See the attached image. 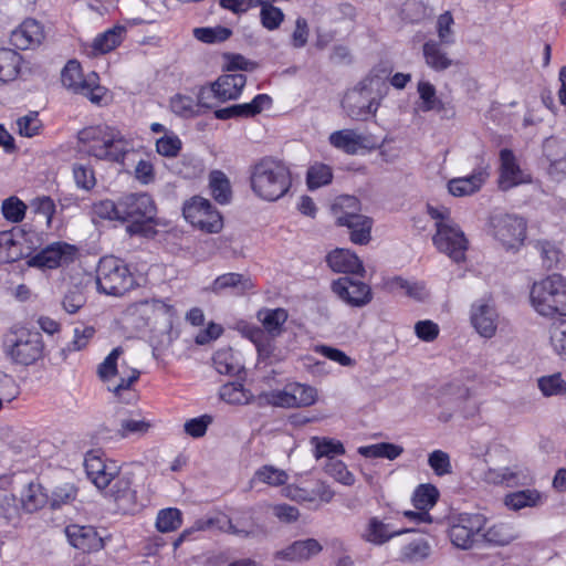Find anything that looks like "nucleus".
<instances>
[{"mask_svg": "<svg viewBox=\"0 0 566 566\" xmlns=\"http://www.w3.org/2000/svg\"><path fill=\"white\" fill-rule=\"evenodd\" d=\"M77 150L97 160L122 164L133 150V144L118 128L103 124L77 133Z\"/></svg>", "mask_w": 566, "mask_h": 566, "instance_id": "obj_1", "label": "nucleus"}, {"mask_svg": "<svg viewBox=\"0 0 566 566\" xmlns=\"http://www.w3.org/2000/svg\"><path fill=\"white\" fill-rule=\"evenodd\" d=\"M250 185L253 193L265 201L284 197L291 186L290 169L282 161L263 158L251 168Z\"/></svg>", "mask_w": 566, "mask_h": 566, "instance_id": "obj_2", "label": "nucleus"}, {"mask_svg": "<svg viewBox=\"0 0 566 566\" xmlns=\"http://www.w3.org/2000/svg\"><path fill=\"white\" fill-rule=\"evenodd\" d=\"M530 304L542 317H566V276L552 273L534 281L530 287Z\"/></svg>", "mask_w": 566, "mask_h": 566, "instance_id": "obj_3", "label": "nucleus"}, {"mask_svg": "<svg viewBox=\"0 0 566 566\" xmlns=\"http://www.w3.org/2000/svg\"><path fill=\"white\" fill-rule=\"evenodd\" d=\"M427 210L434 220L436 233L432 238L434 247L454 262L463 261L469 240L461 227L452 219L450 209L428 206Z\"/></svg>", "mask_w": 566, "mask_h": 566, "instance_id": "obj_4", "label": "nucleus"}, {"mask_svg": "<svg viewBox=\"0 0 566 566\" xmlns=\"http://www.w3.org/2000/svg\"><path fill=\"white\" fill-rule=\"evenodd\" d=\"M122 354L120 347L114 348L98 365L97 375L119 401L132 403L137 400L134 384L138 380L140 371L124 365L119 366L118 359Z\"/></svg>", "mask_w": 566, "mask_h": 566, "instance_id": "obj_5", "label": "nucleus"}, {"mask_svg": "<svg viewBox=\"0 0 566 566\" xmlns=\"http://www.w3.org/2000/svg\"><path fill=\"white\" fill-rule=\"evenodd\" d=\"M378 84V80L366 78L345 93L342 107L350 119L367 120L376 116L385 95L380 90L375 93V86Z\"/></svg>", "mask_w": 566, "mask_h": 566, "instance_id": "obj_6", "label": "nucleus"}, {"mask_svg": "<svg viewBox=\"0 0 566 566\" xmlns=\"http://www.w3.org/2000/svg\"><path fill=\"white\" fill-rule=\"evenodd\" d=\"M44 344L39 333L13 326L4 336L3 352L14 364L29 366L43 355Z\"/></svg>", "mask_w": 566, "mask_h": 566, "instance_id": "obj_7", "label": "nucleus"}, {"mask_svg": "<svg viewBox=\"0 0 566 566\" xmlns=\"http://www.w3.org/2000/svg\"><path fill=\"white\" fill-rule=\"evenodd\" d=\"M96 284L101 292L117 296L133 286V277L122 260L104 256L97 268Z\"/></svg>", "mask_w": 566, "mask_h": 566, "instance_id": "obj_8", "label": "nucleus"}, {"mask_svg": "<svg viewBox=\"0 0 566 566\" xmlns=\"http://www.w3.org/2000/svg\"><path fill=\"white\" fill-rule=\"evenodd\" d=\"M97 73L91 72L86 76L82 73L81 64L71 60L62 71V83L69 90L86 96L94 104H102L107 95V90L99 85Z\"/></svg>", "mask_w": 566, "mask_h": 566, "instance_id": "obj_9", "label": "nucleus"}, {"mask_svg": "<svg viewBox=\"0 0 566 566\" xmlns=\"http://www.w3.org/2000/svg\"><path fill=\"white\" fill-rule=\"evenodd\" d=\"M122 222L132 220L129 234H145L146 222L154 219L155 203L147 193H129L120 198Z\"/></svg>", "mask_w": 566, "mask_h": 566, "instance_id": "obj_10", "label": "nucleus"}, {"mask_svg": "<svg viewBox=\"0 0 566 566\" xmlns=\"http://www.w3.org/2000/svg\"><path fill=\"white\" fill-rule=\"evenodd\" d=\"M489 224L492 237L506 250L520 249L526 239V221L522 217L497 213Z\"/></svg>", "mask_w": 566, "mask_h": 566, "instance_id": "obj_11", "label": "nucleus"}, {"mask_svg": "<svg viewBox=\"0 0 566 566\" xmlns=\"http://www.w3.org/2000/svg\"><path fill=\"white\" fill-rule=\"evenodd\" d=\"M486 524V517L478 513H459L449 520V538L453 546L470 549Z\"/></svg>", "mask_w": 566, "mask_h": 566, "instance_id": "obj_12", "label": "nucleus"}, {"mask_svg": "<svg viewBox=\"0 0 566 566\" xmlns=\"http://www.w3.org/2000/svg\"><path fill=\"white\" fill-rule=\"evenodd\" d=\"M282 495L298 504H308L318 509L328 504L335 496L334 490L323 480H313L302 484H287L282 491Z\"/></svg>", "mask_w": 566, "mask_h": 566, "instance_id": "obj_13", "label": "nucleus"}, {"mask_svg": "<svg viewBox=\"0 0 566 566\" xmlns=\"http://www.w3.org/2000/svg\"><path fill=\"white\" fill-rule=\"evenodd\" d=\"M469 317L471 326L481 337L490 339L496 335L501 317L492 296L475 300L470 306Z\"/></svg>", "mask_w": 566, "mask_h": 566, "instance_id": "obj_14", "label": "nucleus"}, {"mask_svg": "<svg viewBox=\"0 0 566 566\" xmlns=\"http://www.w3.org/2000/svg\"><path fill=\"white\" fill-rule=\"evenodd\" d=\"M182 211L185 219L201 231L217 233L222 229L223 222L220 213L205 198H192L185 203Z\"/></svg>", "mask_w": 566, "mask_h": 566, "instance_id": "obj_15", "label": "nucleus"}, {"mask_svg": "<svg viewBox=\"0 0 566 566\" xmlns=\"http://www.w3.org/2000/svg\"><path fill=\"white\" fill-rule=\"evenodd\" d=\"M77 256V249L65 242H54L30 256L27 264L40 270H52L72 263Z\"/></svg>", "mask_w": 566, "mask_h": 566, "instance_id": "obj_16", "label": "nucleus"}, {"mask_svg": "<svg viewBox=\"0 0 566 566\" xmlns=\"http://www.w3.org/2000/svg\"><path fill=\"white\" fill-rule=\"evenodd\" d=\"M84 468L87 478L98 490H106L119 474L117 462L105 459L98 450L86 452Z\"/></svg>", "mask_w": 566, "mask_h": 566, "instance_id": "obj_17", "label": "nucleus"}, {"mask_svg": "<svg viewBox=\"0 0 566 566\" xmlns=\"http://www.w3.org/2000/svg\"><path fill=\"white\" fill-rule=\"evenodd\" d=\"M490 177V166L481 163L470 175L455 177L447 182L448 193L455 198L470 197L479 192Z\"/></svg>", "mask_w": 566, "mask_h": 566, "instance_id": "obj_18", "label": "nucleus"}, {"mask_svg": "<svg viewBox=\"0 0 566 566\" xmlns=\"http://www.w3.org/2000/svg\"><path fill=\"white\" fill-rule=\"evenodd\" d=\"M333 292L346 304L361 307L371 301V289L364 282L344 276L334 281Z\"/></svg>", "mask_w": 566, "mask_h": 566, "instance_id": "obj_19", "label": "nucleus"}, {"mask_svg": "<svg viewBox=\"0 0 566 566\" xmlns=\"http://www.w3.org/2000/svg\"><path fill=\"white\" fill-rule=\"evenodd\" d=\"M500 161L499 186L502 190L531 182V176L520 167L516 157L510 149L501 150Z\"/></svg>", "mask_w": 566, "mask_h": 566, "instance_id": "obj_20", "label": "nucleus"}, {"mask_svg": "<svg viewBox=\"0 0 566 566\" xmlns=\"http://www.w3.org/2000/svg\"><path fill=\"white\" fill-rule=\"evenodd\" d=\"M45 39L44 27L35 19L29 18L21 22L10 35V42L19 50L39 46Z\"/></svg>", "mask_w": 566, "mask_h": 566, "instance_id": "obj_21", "label": "nucleus"}, {"mask_svg": "<svg viewBox=\"0 0 566 566\" xmlns=\"http://www.w3.org/2000/svg\"><path fill=\"white\" fill-rule=\"evenodd\" d=\"M69 543L85 553L103 548V538L93 526L72 524L65 528Z\"/></svg>", "mask_w": 566, "mask_h": 566, "instance_id": "obj_22", "label": "nucleus"}, {"mask_svg": "<svg viewBox=\"0 0 566 566\" xmlns=\"http://www.w3.org/2000/svg\"><path fill=\"white\" fill-rule=\"evenodd\" d=\"M360 202L354 196H339L332 205V214L337 226H347L352 220L360 221V226H367L366 216L360 213Z\"/></svg>", "mask_w": 566, "mask_h": 566, "instance_id": "obj_23", "label": "nucleus"}, {"mask_svg": "<svg viewBox=\"0 0 566 566\" xmlns=\"http://www.w3.org/2000/svg\"><path fill=\"white\" fill-rule=\"evenodd\" d=\"M328 142L334 148L347 155H356L361 150L373 148L368 137L354 129L333 132L328 137Z\"/></svg>", "mask_w": 566, "mask_h": 566, "instance_id": "obj_24", "label": "nucleus"}, {"mask_svg": "<svg viewBox=\"0 0 566 566\" xmlns=\"http://www.w3.org/2000/svg\"><path fill=\"white\" fill-rule=\"evenodd\" d=\"M323 547L315 538L293 542L291 545L275 553V558L286 562H305L318 555Z\"/></svg>", "mask_w": 566, "mask_h": 566, "instance_id": "obj_25", "label": "nucleus"}, {"mask_svg": "<svg viewBox=\"0 0 566 566\" xmlns=\"http://www.w3.org/2000/svg\"><path fill=\"white\" fill-rule=\"evenodd\" d=\"M247 84L245 75L241 73L222 74L212 82L218 103H226L240 97Z\"/></svg>", "mask_w": 566, "mask_h": 566, "instance_id": "obj_26", "label": "nucleus"}, {"mask_svg": "<svg viewBox=\"0 0 566 566\" xmlns=\"http://www.w3.org/2000/svg\"><path fill=\"white\" fill-rule=\"evenodd\" d=\"M136 312L147 323L163 322L170 325L175 315L174 307L161 300H145L136 304Z\"/></svg>", "mask_w": 566, "mask_h": 566, "instance_id": "obj_27", "label": "nucleus"}, {"mask_svg": "<svg viewBox=\"0 0 566 566\" xmlns=\"http://www.w3.org/2000/svg\"><path fill=\"white\" fill-rule=\"evenodd\" d=\"M329 268L339 273L364 275L365 270L359 258L348 249H335L327 255Z\"/></svg>", "mask_w": 566, "mask_h": 566, "instance_id": "obj_28", "label": "nucleus"}, {"mask_svg": "<svg viewBox=\"0 0 566 566\" xmlns=\"http://www.w3.org/2000/svg\"><path fill=\"white\" fill-rule=\"evenodd\" d=\"M253 287L250 277L240 273H226L219 275L208 287L209 291L216 294H221L231 291L234 294H243Z\"/></svg>", "mask_w": 566, "mask_h": 566, "instance_id": "obj_29", "label": "nucleus"}, {"mask_svg": "<svg viewBox=\"0 0 566 566\" xmlns=\"http://www.w3.org/2000/svg\"><path fill=\"white\" fill-rule=\"evenodd\" d=\"M413 530L403 528V530H395L389 524L384 523L377 517H371L363 532V538L366 542L373 543L375 545H381L392 537L402 535L408 532H412Z\"/></svg>", "mask_w": 566, "mask_h": 566, "instance_id": "obj_30", "label": "nucleus"}, {"mask_svg": "<svg viewBox=\"0 0 566 566\" xmlns=\"http://www.w3.org/2000/svg\"><path fill=\"white\" fill-rule=\"evenodd\" d=\"M545 496L536 489L515 491L504 496L503 503L510 511L537 507L544 503Z\"/></svg>", "mask_w": 566, "mask_h": 566, "instance_id": "obj_31", "label": "nucleus"}, {"mask_svg": "<svg viewBox=\"0 0 566 566\" xmlns=\"http://www.w3.org/2000/svg\"><path fill=\"white\" fill-rule=\"evenodd\" d=\"M441 43L436 40L424 42L422 46V55L428 67L436 72H442L453 65V60L448 52L442 49Z\"/></svg>", "mask_w": 566, "mask_h": 566, "instance_id": "obj_32", "label": "nucleus"}, {"mask_svg": "<svg viewBox=\"0 0 566 566\" xmlns=\"http://www.w3.org/2000/svg\"><path fill=\"white\" fill-rule=\"evenodd\" d=\"M386 286L390 292L402 293L416 301H423L429 296V291L421 281L395 276L386 282Z\"/></svg>", "mask_w": 566, "mask_h": 566, "instance_id": "obj_33", "label": "nucleus"}, {"mask_svg": "<svg viewBox=\"0 0 566 566\" xmlns=\"http://www.w3.org/2000/svg\"><path fill=\"white\" fill-rule=\"evenodd\" d=\"M125 34L126 28L122 25H115L98 34L92 42V54L98 55L113 51L123 42Z\"/></svg>", "mask_w": 566, "mask_h": 566, "instance_id": "obj_34", "label": "nucleus"}, {"mask_svg": "<svg viewBox=\"0 0 566 566\" xmlns=\"http://www.w3.org/2000/svg\"><path fill=\"white\" fill-rule=\"evenodd\" d=\"M168 107L174 115L180 118L190 119L200 116L195 95L187 92H178L171 95L168 101Z\"/></svg>", "mask_w": 566, "mask_h": 566, "instance_id": "obj_35", "label": "nucleus"}, {"mask_svg": "<svg viewBox=\"0 0 566 566\" xmlns=\"http://www.w3.org/2000/svg\"><path fill=\"white\" fill-rule=\"evenodd\" d=\"M310 443L313 448V457L316 460L322 458L334 461L336 457L345 453V447L340 440L328 437H312Z\"/></svg>", "mask_w": 566, "mask_h": 566, "instance_id": "obj_36", "label": "nucleus"}, {"mask_svg": "<svg viewBox=\"0 0 566 566\" xmlns=\"http://www.w3.org/2000/svg\"><path fill=\"white\" fill-rule=\"evenodd\" d=\"M23 57L15 50L0 48V82L15 80L20 74Z\"/></svg>", "mask_w": 566, "mask_h": 566, "instance_id": "obj_37", "label": "nucleus"}, {"mask_svg": "<svg viewBox=\"0 0 566 566\" xmlns=\"http://www.w3.org/2000/svg\"><path fill=\"white\" fill-rule=\"evenodd\" d=\"M49 501L43 486L39 483H29L20 494V502L23 511L28 513L36 512L43 509Z\"/></svg>", "mask_w": 566, "mask_h": 566, "instance_id": "obj_38", "label": "nucleus"}, {"mask_svg": "<svg viewBox=\"0 0 566 566\" xmlns=\"http://www.w3.org/2000/svg\"><path fill=\"white\" fill-rule=\"evenodd\" d=\"M287 480L289 474L286 471L274 465L265 464L254 472L250 483L252 488L258 484H266L272 488H277L285 485Z\"/></svg>", "mask_w": 566, "mask_h": 566, "instance_id": "obj_39", "label": "nucleus"}, {"mask_svg": "<svg viewBox=\"0 0 566 566\" xmlns=\"http://www.w3.org/2000/svg\"><path fill=\"white\" fill-rule=\"evenodd\" d=\"M357 452L367 459H387L392 461L403 453V448L396 443L380 442L361 446L357 449Z\"/></svg>", "mask_w": 566, "mask_h": 566, "instance_id": "obj_40", "label": "nucleus"}, {"mask_svg": "<svg viewBox=\"0 0 566 566\" xmlns=\"http://www.w3.org/2000/svg\"><path fill=\"white\" fill-rule=\"evenodd\" d=\"M259 322L264 329L272 336L280 335L287 319V312L283 308H263L256 314Z\"/></svg>", "mask_w": 566, "mask_h": 566, "instance_id": "obj_41", "label": "nucleus"}, {"mask_svg": "<svg viewBox=\"0 0 566 566\" xmlns=\"http://www.w3.org/2000/svg\"><path fill=\"white\" fill-rule=\"evenodd\" d=\"M113 481L114 483L108 486L106 495L124 507L134 504L136 492L132 489L130 479L117 475Z\"/></svg>", "mask_w": 566, "mask_h": 566, "instance_id": "obj_42", "label": "nucleus"}, {"mask_svg": "<svg viewBox=\"0 0 566 566\" xmlns=\"http://www.w3.org/2000/svg\"><path fill=\"white\" fill-rule=\"evenodd\" d=\"M219 397L222 401L237 406L248 405L253 400L252 392L239 381H232L221 386Z\"/></svg>", "mask_w": 566, "mask_h": 566, "instance_id": "obj_43", "label": "nucleus"}, {"mask_svg": "<svg viewBox=\"0 0 566 566\" xmlns=\"http://www.w3.org/2000/svg\"><path fill=\"white\" fill-rule=\"evenodd\" d=\"M417 93L419 95L418 111L428 113L442 108V102L437 95L433 84L427 80H420L417 84Z\"/></svg>", "mask_w": 566, "mask_h": 566, "instance_id": "obj_44", "label": "nucleus"}, {"mask_svg": "<svg viewBox=\"0 0 566 566\" xmlns=\"http://www.w3.org/2000/svg\"><path fill=\"white\" fill-rule=\"evenodd\" d=\"M484 541L491 545L504 546L517 538L512 525L507 523H495L488 527L482 534Z\"/></svg>", "mask_w": 566, "mask_h": 566, "instance_id": "obj_45", "label": "nucleus"}, {"mask_svg": "<svg viewBox=\"0 0 566 566\" xmlns=\"http://www.w3.org/2000/svg\"><path fill=\"white\" fill-rule=\"evenodd\" d=\"M440 493L430 483L420 484L412 494L411 501L416 510L428 512L437 504Z\"/></svg>", "mask_w": 566, "mask_h": 566, "instance_id": "obj_46", "label": "nucleus"}, {"mask_svg": "<svg viewBox=\"0 0 566 566\" xmlns=\"http://www.w3.org/2000/svg\"><path fill=\"white\" fill-rule=\"evenodd\" d=\"M238 329L241 334L249 338L256 347L258 353L263 357H269L272 353V346L270 340L265 337L264 332L247 322H239Z\"/></svg>", "mask_w": 566, "mask_h": 566, "instance_id": "obj_47", "label": "nucleus"}, {"mask_svg": "<svg viewBox=\"0 0 566 566\" xmlns=\"http://www.w3.org/2000/svg\"><path fill=\"white\" fill-rule=\"evenodd\" d=\"M209 186L216 201L221 205L228 203L232 197L229 178L220 170H213L209 175Z\"/></svg>", "mask_w": 566, "mask_h": 566, "instance_id": "obj_48", "label": "nucleus"}, {"mask_svg": "<svg viewBox=\"0 0 566 566\" xmlns=\"http://www.w3.org/2000/svg\"><path fill=\"white\" fill-rule=\"evenodd\" d=\"M333 180L332 167L323 164L315 163L311 165L306 174V185L310 190H315L321 187L327 186Z\"/></svg>", "mask_w": 566, "mask_h": 566, "instance_id": "obj_49", "label": "nucleus"}, {"mask_svg": "<svg viewBox=\"0 0 566 566\" xmlns=\"http://www.w3.org/2000/svg\"><path fill=\"white\" fill-rule=\"evenodd\" d=\"M192 35L196 40L206 44H217L227 41L231 35L232 31L222 25L216 27H201L192 30Z\"/></svg>", "mask_w": 566, "mask_h": 566, "instance_id": "obj_50", "label": "nucleus"}, {"mask_svg": "<svg viewBox=\"0 0 566 566\" xmlns=\"http://www.w3.org/2000/svg\"><path fill=\"white\" fill-rule=\"evenodd\" d=\"M151 427L150 421L143 417H129L120 421L117 434L123 439L143 437Z\"/></svg>", "mask_w": 566, "mask_h": 566, "instance_id": "obj_51", "label": "nucleus"}, {"mask_svg": "<svg viewBox=\"0 0 566 566\" xmlns=\"http://www.w3.org/2000/svg\"><path fill=\"white\" fill-rule=\"evenodd\" d=\"M537 387L544 397L563 396L566 394V381L560 373L542 376Z\"/></svg>", "mask_w": 566, "mask_h": 566, "instance_id": "obj_52", "label": "nucleus"}, {"mask_svg": "<svg viewBox=\"0 0 566 566\" xmlns=\"http://www.w3.org/2000/svg\"><path fill=\"white\" fill-rule=\"evenodd\" d=\"M155 149L161 157L176 158L182 149V142L175 132L168 133L155 139Z\"/></svg>", "mask_w": 566, "mask_h": 566, "instance_id": "obj_53", "label": "nucleus"}, {"mask_svg": "<svg viewBox=\"0 0 566 566\" xmlns=\"http://www.w3.org/2000/svg\"><path fill=\"white\" fill-rule=\"evenodd\" d=\"M431 545L424 538H416L406 544L401 549L402 557L410 563H419L431 555Z\"/></svg>", "mask_w": 566, "mask_h": 566, "instance_id": "obj_54", "label": "nucleus"}, {"mask_svg": "<svg viewBox=\"0 0 566 566\" xmlns=\"http://www.w3.org/2000/svg\"><path fill=\"white\" fill-rule=\"evenodd\" d=\"M272 99L266 94H258L251 102L233 105L237 117H253L270 108Z\"/></svg>", "mask_w": 566, "mask_h": 566, "instance_id": "obj_55", "label": "nucleus"}, {"mask_svg": "<svg viewBox=\"0 0 566 566\" xmlns=\"http://www.w3.org/2000/svg\"><path fill=\"white\" fill-rule=\"evenodd\" d=\"M293 408L308 407L318 399L317 389L313 386L293 382L291 384Z\"/></svg>", "mask_w": 566, "mask_h": 566, "instance_id": "obj_56", "label": "nucleus"}, {"mask_svg": "<svg viewBox=\"0 0 566 566\" xmlns=\"http://www.w3.org/2000/svg\"><path fill=\"white\" fill-rule=\"evenodd\" d=\"M182 524V513L176 507L163 509L158 512L156 527L161 533L174 532Z\"/></svg>", "mask_w": 566, "mask_h": 566, "instance_id": "obj_57", "label": "nucleus"}, {"mask_svg": "<svg viewBox=\"0 0 566 566\" xmlns=\"http://www.w3.org/2000/svg\"><path fill=\"white\" fill-rule=\"evenodd\" d=\"M92 213L94 218L122 222L120 200L118 202L111 199L96 201L92 206Z\"/></svg>", "mask_w": 566, "mask_h": 566, "instance_id": "obj_58", "label": "nucleus"}, {"mask_svg": "<svg viewBox=\"0 0 566 566\" xmlns=\"http://www.w3.org/2000/svg\"><path fill=\"white\" fill-rule=\"evenodd\" d=\"M213 365L216 370L222 375H232L240 369V364L230 348L218 350L213 356Z\"/></svg>", "mask_w": 566, "mask_h": 566, "instance_id": "obj_59", "label": "nucleus"}, {"mask_svg": "<svg viewBox=\"0 0 566 566\" xmlns=\"http://www.w3.org/2000/svg\"><path fill=\"white\" fill-rule=\"evenodd\" d=\"M17 132L20 136L32 138L41 134L43 124L39 118L38 112H29L19 117L15 122Z\"/></svg>", "mask_w": 566, "mask_h": 566, "instance_id": "obj_60", "label": "nucleus"}, {"mask_svg": "<svg viewBox=\"0 0 566 566\" xmlns=\"http://www.w3.org/2000/svg\"><path fill=\"white\" fill-rule=\"evenodd\" d=\"M262 403H268L273 407L293 408L291 384L286 385L283 389H273L262 392L259 396Z\"/></svg>", "mask_w": 566, "mask_h": 566, "instance_id": "obj_61", "label": "nucleus"}, {"mask_svg": "<svg viewBox=\"0 0 566 566\" xmlns=\"http://www.w3.org/2000/svg\"><path fill=\"white\" fill-rule=\"evenodd\" d=\"M260 9V22L269 31L277 30L284 21L283 11L275 6L258 4Z\"/></svg>", "mask_w": 566, "mask_h": 566, "instance_id": "obj_62", "label": "nucleus"}, {"mask_svg": "<svg viewBox=\"0 0 566 566\" xmlns=\"http://www.w3.org/2000/svg\"><path fill=\"white\" fill-rule=\"evenodd\" d=\"M453 25L454 19L450 11H446L437 18L436 31L439 38V42L447 45L454 42Z\"/></svg>", "mask_w": 566, "mask_h": 566, "instance_id": "obj_63", "label": "nucleus"}, {"mask_svg": "<svg viewBox=\"0 0 566 566\" xmlns=\"http://www.w3.org/2000/svg\"><path fill=\"white\" fill-rule=\"evenodd\" d=\"M22 250L11 234L0 235V263H11L20 259Z\"/></svg>", "mask_w": 566, "mask_h": 566, "instance_id": "obj_64", "label": "nucleus"}]
</instances>
